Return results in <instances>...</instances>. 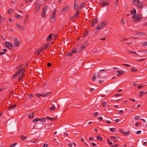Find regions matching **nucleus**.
<instances>
[{
  "label": "nucleus",
  "instance_id": "1",
  "mask_svg": "<svg viewBox=\"0 0 147 147\" xmlns=\"http://www.w3.org/2000/svg\"><path fill=\"white\" fill-rule=\"evenodd\" d=\"M106 25V24L105 23L103 22L102 21L100 24L98 25L97 26L95 30H96V32H95V33L97 32V30H100L104 27L105 25Z\"/></svg>",
  "mask_w": 147,
  "mask_h": 147
},
{
  "label": "nucleus",
  "instance_id": "2",
  "mask_svg": "<svg viewBox=\"0 0 147 147\" xmlns=\"http://www.w3.org/2000/svg\"><path fill=\"white\" fill-rule=\"evenodd\" d=\"M4 44L7 48L9 49H11L13 48H12L13 44L11 42H6Z\"/></svg>",
  "mask_w": 147,
  "mask_h": 147
},
{
  "label": "nucleus",
  "instance_id": "3",
  "mask_svg": "<svg viewBox=\"0 0 147 147\" xmlns=\"http://www.w3.org/2000/svg\"><path fill=\"white\" fill-rule=\"evenodd\" d=\"M47 6L46 5L42 9V17H45V16L46 12L47 10Z\"/></svg>",
  "mask_w": 147,
  "mask_h": 147
},
{
  "label": "nucleus",
  "instance_id": "4",
  "mask_svg": "<svg viewBox=\"0 0 147 147\" xmlns=\"http://www.w3.org/2000/svg\"><path fill=\"white\" fill-rule=\"evenodd\" d=\"M56 11V9H55V11L53 13V14L51 16V18L50 20L52 22H54L56 18L55 16Z\"/></svg>",
  "mask_w": 147,
  "mask_h": 147
},
{
  "label": "nucleus",
  "instance_id": "5",
  "mask_svg": "<svg viewBox=\"0 0 147 147\" xmlns=\"http://www.w3.org/2000/svg\"><path fill=\"white\" fill-rule=\"evenodd\" d=\"M118 131L125 136L128 135L130 133V131H128L127 132H125L124 131L121 129H119L118 130Z\"/></svg>",
  "mask_w": 147,
  "mask_h": 147
},
{
  "label": "nucleus",
  "instance_id": "6",
  "mask_svg": "<svg viewBox=\"0 0 147 147\" xmlns=\"http://www.w3.org/2000/svg\"><path fill=\"white\" fill-rule=\"evenodd\" d=\"M14 45L16 47L18 46L19 45L18 40L16 37L14 38Z\"/></svg>",
  "mask_w": 147,
  "mask_h": 147
},
{
  "label": "nucleus",
  "instance_id": "7",
  "mask_svg": "<svg viewBox=\"0 0 147 147\" xmlns=\"http://www.w3.org/2000/svg\"><path fill=\"white\" fill-rule=\"evenodd\" d=\"M17 72L19 74H21V75L24 74V73L25 72V69L24 68H22L19 70Z\"/></svg>",
  "mask_w": 147,
  "mask_h": 147
},
{
  "label": "nucleus",
  "instance_id": "8",
  "mask_svg": "<svg viewBox=\"0 0 147 147\" xmlns=\"http://www.w3.org/2000/svg\"><path fill=\"white\" fill-rule=\"evenodd\" d=\"M136 6H137L140 9L142 8L143 7V4L141 2L139 1L138 3V4Z\"/></svg>",
  "mask_w": 147,
  "mask_h": 147
},
{
  "label": "nucleus",
  "instance_id": "9",
  "mask_svg": "<svg viewBox=\"0 0 147 147\" xmlns=\"http://www.w3.org/2000/svg\"><path fill=\"white\" fill-rule=\"evenodd\" d=\"M39 5L38 4H37L35 6L34 8V11L35 12H38L40 9V5L41 4L39 3Z\"/></svg>",
  "mask_w": 147,
  "mask_h": 147
},
{
  "label": "nucleus",
  "instance_id": "10",
  "mask_svg": "<svg viewBox=\"0 0 147 147\" xmlns=\"http://www.w3.org/2000/svg\"><path fill=\"white\" fill-rule=\"evenodd\" d=\"M117 72L119 74L117 75V76H119L120 75H122L123 73H124V71L122 70H120L117 71Z\"/></svg>",
  "mask_w": 147,
  "mask_h": 147
},
{
  "label": "nucleus",
  "instance_id": "11",
  "mask_svg": "<svg viewBox=\"0 0 147 147\" xmlns=\"http://www.w3.org/2000/svg\"><path fill=\"white\" fill-rule=\"evenodd\" d=\"M109 5V3L108 2H106L103 1H102V3H101V5L102 6L108 5Z\"/></svg>",
  "mask_w": 147,
  "mask_h": 147
},
{
  "label": "nucleus",
  "instance_id": "12",
  "mask_svg": "<svg viewBox=\"0 0 147 147\" xmlns=\"http://www.w3.org/2000/svg\"><path fill=\"white\" fill-rule=\"evenodd\" d=\"M76 0H75L74 1V9L75 10H77L78 8V6L76 5Z\"/></svg>",
  "mask_w": 147,
  "mask_h": 147
},
{
  "label": "nucleus",
  "instance_id": "13",
  "mask_svg": "<svg viewBox=\"0 0 147 147\" xmlns=\"http://www.w3.org/2000/svg\"><path fill=\"white\" fill-rule=\"evenodd\" d=\"M46 118L48 120H50L51 121L55 120L56 121L57 119V118H56L55 117H52L51 118L49 117H46Z\"/></svg>",
  "mask_w": 147,
  "mask_h": 147
},
{
  "label": "nucleus",
  "instance_id": "14",
  "mask_svg": "<svg viewBox=\"0 0 147 147\" xmlns=\"http://www.w3.org/2000/svg\"><path fill=\"white\" fill-rule=\"evenodd\" d=\"M53 34H50L48 36L47 40L48 41H50L51 40Z\"/></svg>",
  "mask_w": 147,
  "mask_h": 147
},
{
  "label": "nucleus",
  "instance_id": "15",
  "mask_svg": "<svg viewBox=\"0 0 147 147\" xmlns=\"http://www.w3.org/2000/svg\"><path fill=\"white\" fill-rule=\"evenodd\" d=\"M139 1V0H133L132 3L133 5H136Z\"/></svg>",
  "mask_w": 147,
  "mask_h": 147
},
{
  "label": "nucleus",
  "instance_id": "16",
  "mask_svg": "<svg viewBox=\"0 0 147 147\" xmlns=\"http://www.w3.org/2000/svg\"><path fill=\"white\" fill-rule=\"evenodd\" d=\"M24 74L20 75L18 77V81H21L24 78Z\"/></svg>",
  "mask_w": 147,
  "mask_h": 147
},
{
  "label": "nucleus",
  "instance_id": "17",
  "mask_svg": "<svg viewBox=\"0 0 147 147\" xmlns=\"http://www.w3.org/2000/svg\"><path fill=\"white\" fill-rule=\"evenodd\" d=\"M51 93V92H48L47 93H46V94H41V96H42L43 97H45V96H48Z\"/></svg>",
  "mask_w": 147,
  "mask_h": 147
},
{
  "label": "nucleus",
  "instance_id": "18",
  "mask_svg": "<svg viewBox=\"0 0 147 147\" xmlns=\"http://www.w3.org/2000/svg\"><path fill=\"white\" fill-rule=\"evenodd\" d=\"M16 26L18 29L20 30H22L23 29V27L20 24H19L18 23H16Z\"/></svg>",
  "mask_w": 147,
  "mask_h": 147
},
{
  "label": "nucleus",
  "instance_id": "19",
  "mask_svg": "<svg viewBox=\"0 0 147 147\" xmlns=\"http://www.w3.org/2000/svg\"><path fill=\"white\" fill-rule=\"evenodd\" d=\"M19 75V74H18L17 72L14 75H13L12 77V79L13 80L15 79L18 75Z\"/></svg>",
  "mask_w": 147,
  "mask_h": 147
},
{
  "label": "nucleus",
  "instance_id": "20",
  "mask_svg": "<svg viewBox=\"0 0 147 147\" xmlns=\"http://www.w3.org/2000/svg\"><path fill=\"white\" fill-rule=\"evenodd\" d=\"M130 70L132 72H135L137 71L138 70L137 68L133 67Z\"/></svg>",
  "mask_w": 147,
  "mask_h": 147
},
{
  "label": "nucleus",
  "instance_id": "21",
  "mask_svg": "<svg viewBox=\"0 0 147 147\" xmlns=\"http://www.w3.org/2000/svg\"><path fill=\"white\" fill-rule=\"evenodd\" d=\"M130 12L131 14H136V10L135 8H134Z\"/></svg>",
  "mask_w": 147,
  "mask_h": 147
},
{
  "label": "nucleus",
  "instance_id": "22",
  "mask_svg": "<svg viewBox=\"0 0 147 147\" xmlns=\"http://www.w3.org/2000/svg\"><path fill=\"white\" fill-rule=\"evenodd\" d=\"M16 106V105H12L11 106H9L8 107V109H13L15 108Z\"/></svg>",
  "mask_w": 147,
  "mask_h": 147
},
{
  "label": "nucleus",
  "instance_id": "23",
  "mask_svg": "<svg viewBox=\"0 0 147 147\" xmlns=\"http://www.w3.org/2000/svg\"><path fill=\"white\" fill-rule=\"evenodd\" d=\"M49 44H48L47 45H43V47H42L43 48V50H46L48 48V46Z\"/></svg>",
  "mask_w": 147,
  "mask_h": 147
},
{
  "label": "nucleus",
  "instance_id": "24",
  "mask_svg": "<svg viewBox=\"0 0 147 147\" xmlns=\"http://www.w3.org/2000/svg\"><path fill=\"white\" fill-rule=\"evenodd\" d=\"M80 13V11L79 10H78L76 12V14L75 15V18H76L78 16L79 14Z\"/></svg>",
  "mask_w": 147,
  "mask_h": 147
},
{
  "label": "nucleus",
  "instance_id": "25",
  "mask_svg": "<svg viewBox=\"0 0 147 147\" xmlns=\"http://www.w3.org/2000/svg\"><path fill=\"white\" fill-rule=\"evenodd\" d=\"M72 55H73V53L71 52V53H69V52L67 53L65 55V56H69L71 57L72 56Z\"/></svg>",
  "mask_w": 147,
  "mask_h": 147
},
{
  "label": "nucleus",
  "instance_id": "26",
  "mask_svg": "<svg viewBox=\"0 0 147 147\" xmlns=\"http://www.w3.org/2000/svg\"><path fill=\"white\" fill-rule=\"evenodd\" d=\"M97 139L100 141H102L103 140L102 138L99 136H98L97 137Z\"/></svg>",
  "mask_w": 147,
  "mask_h": 147
},
{
  "label": "nucleus",
  "instance_id": "27",
  "mask_svg": "<svg viewBox=\"0 0 147 147\" xmlns=\"http://www.w3.org/2000/svg\"><path fill=\"white\" fill-rule=\"evenodd\" d=\"M98 20L97 18H94L92 19V22L95 23H97Z\"/></svg>",
  "mask_w": 147,
  "mask_h": 147
},
{
  "label": "nucleus",
  "instance_id": "28",
  "mask_svg": "<svg viewBox=\"0 0 147 147\" xmlns=\"http://www.w3.org/2000/svg\"><path fill=\"white\" fill-rule=\"evenodd\" d=\"M136 35H137V34H139L141 36H143L145 35V33L141 32H139L138 33H137L135 34Z\"/></svg>",
  "mask_w": 147,
  "mask_h": 147
},
{
  "label": "nucleus",
  "instance_id": "29",
  "mask_svg": "<svg viewBox=\"0 0 147 147\" xmlns=\"http://www.w3.org/2000/svg\"><path fill=\"white\" fill-rule=\"evenodd\" d=\"M46 121V118H45L40 119L39 121L41 122H44L45 121Z\"/></svg>",
  "mask_w": 147,
  "mask_h": 147
},
{
  "label": "nucleus",
  "instance_id": "30",
  "mask_svg": "<svg viewBox=\"0 0 147 147\" xmlns=\"http://www.w3.org/2000/svg\"><path fill=\"white\" fill-rule=\"evenodd\" d=\"M43 48L42 47L41 48V49L39 50H38V51H37V52H38V53L37 54V55H40V53L42 51H43Z\"/></svg>",
  "mask_w": 147,
  "mask_h": 147
},
{
  "label": "nucleus",
  "instance_id": "31",
  "mask_svg": "<svg viewBox=\"0 0 147 147\" xmlns=\"http://www.w3.org/2000/svg\"><path fill=\"white\" fill-rule=\"evenodd\" d=\"M139 16V15L138 14H137L136 15H134L133 17H132L134 19H136L138 18V17Z\"/></svg>",
  "mask_w": 147,
  "mask_h": 147
},
{
  "label": "nucleus",
  "instance_id": "32",
  "mask_svg": "<svg viewBox=\"0 0 147 147\" xmlns=\"http://www.w3.org/2000/svg\"><path fill=\"white\" fill-rule=\"evenodd\" d=\"M12 12V9L11 8H10L8 9L7 11V12L9 14H11Z\"/></svg>",
  "mask_w": 147,
  "mask_h": 147
},
{
  "label": "nucleus",
  "instance_id": "33",
  "mask_svg": "<svg viewBox=\"0 0 147 147\" xmlns=\"http://www.w3.org/2000/svg\"><path fill=\"white\" fill-rule=\"evenodd\" d=\"M140 94H139V96L140 97H142V95L144 94V92L142 91L140 92Z\"/></svg>",
  "mask_w": 147,
  "mask_h": 147
},
{
  "label": "nucleus",
  "instance_id": "34",
  "mask_svg": "<svg viewBox=\"0 0 147 147\" xmlns=\"http://www.w3.org/2000/svg\"><path fill=\"white\" fill-rule=\"evenodd\" d=\"M107 142L109 145H111L113 144L109 140V138L107 140Z\"/></svg>",
  "mask_w": 147,
  "mask_h": 147
},
{
  "label": "nucleus",
  "instance_id": "35",
  "mask_svg": "<svg viewBox=\"0 0 147 147\" xmlns=\"http://www.w3.org/2000/svg\"><path fill=\"white\" fill-rule=\"evenodd\" d=\"M17 144V143H14L12 144H11L9 147H15V146H16V145Z\"/></svg>",
  "mask_w": 147,
  "mask_h": 147
},
{
  "label": "nucleus",
  "instance_id": "36",
  "mask_svg": "<svg viewBox=\"0 0 147 147\" xmlns=\"http://www.w3.org/2000/svg\"><path fill=\"white\" fill-rule=\"evenodd\" d=\"M39 119H40V118H36V119H34L33 121V122H36L37 121H38L39 120Z\"/></svg>",
  "mask_w": 147,
  "mask_h": 147
},
{
  "label": "nucleus",
  "instance_id": "37",
  "mask_svg": "<svg viewBox=\"0 0 147 147\" xmlns=\"http://www.w3.org/2000/svg\"><path fill=\"white\" fill-rule=\"evenodd\" d=\"M140 117L139 116H136L134 117V119L136 120H138L139 119H140Z\"/></svg>",
  "mask_w": 147,
  "mask_h": 147
},
{
  "label": "nucleus",
  "instance_id": "38",
  "mask_svg": "<svg viewBox=\"0 0 147 147\" xmlns=\"http://www.w3.org/2000/svg\"><path fill=\"white\" fill-rule=\"evenodd\" d=\"M55 106L51 107L50 108V110L51 111H54L55 109Z\"/></svg>",
  "mask_w": 147,
  "mask_h": 147
},
{
  "label": "nucleus",
  "instance_id": "39",
  "mask_svg": "<svg viewBox=\"0 0 147 147\" xmlns=\"http://www.w3.org/2000/svg\"><path fill=\"white\" fill-rule=\"evenodd\" d=\"M34 113V112H33L32 114L29 115V117L30 118H32L33 117Z\"/></svg>",
  "mask_w": 147,
  "mask_h": 147
},
{
  "label": "nucleus",
  "instance_id": "40",
  "mask_svg": "<svg viewBox=\"0 0 147 147\" xmlns=\"http://www.w3.org/2000/svg\"><path fill=\"white\" fill-rule=\"evenodd\" d=\"M67 10V7H65L63 8L62 12H65Z\"/></svg>",
  "mask_w": 147,
  "mask_h": 147
},
{
  "label": "nucleus",
  "instance_id": "41",
  "mask_svg": "<svg viewBox=\"0 0 147 147\" xmlns=\"http://www.w3.org/2000/svg\"><path fill=\"white\" fill-rule=\"evenodd\" d=\"M27 138V137L24 136L22 135L21 136V138L23 140H24V139H26Z\"/></svg>",
  "mask_w": 147,
  "mask_h": 147
},
{
  "label": "nucleus",
  "instance_id": "42",
  "mask_svg": "<svg viewBox=\"0 0 147 147\" xmlns=\"http://www.w3.org/2000/svg\"><path fill=\"white\" fill-rule=\"evenodd\" d=\"M115 130L116 129L115 128H111L110 129V131L112 132H114Z\"/></svg>",
  "mask_w": 147,
  "mask_h": 147
},
{
  "label": "nucleus",
  "instance_id": "43",
  "mask_svg": "<svg viewBox=\"0 0 147 147\" xmlns=\"http://www.w3.org/2000/svg\"><path fill=\"white\" fill-rule=\"evenodd\" d=\"M77 52V51L76 49L75 48L74 50L71 51V52L73 54V53H76Z\"/></svg>",
  "mask_w": 147,
  "mask_h": 147
},
{
  "label": "nucleus",
  "instance_id": "44",
  "mask_svg": "<svg viewBox=\"0 0 147 147\" xmlns=\"http://www.w3.org/2000/svg\"><path fill=\"white\" fill-rule=\"evenodd\" d=\"M95 79H96V76H95V74H94L92 77V80L93 81H94L95 80Z\"/></svg>",
  "mask_w": 147,
  "mask_h": 147
},
{
  "label": "nucleus",
  "instance_id": "45",
  "mask_svg": "<svg viewBox=\"0 0 147 147\" xmlns=\"http://www.w3.org/2000/svg\"><path fill=\"white\" fill-rule=\"evenodd\" d=\"M85 47V46H84V45H82L80 49V50H81V51H82L84 49Z\"/></svg>",
  "mask_w": 147,
  "mask_h": 147
},
{
  "label": "nucleus",
  "instance_id": "46",
  "mask_svg": "<svg viewBox=\"0 0 147 147\" xmlns=\"http://www.w3.org/2000/svg\"><path fill=\"white\" fill-rule=\"evenodd\" d=\"M144 87V84L143 85H139L138 88L139 89H141L143 87Z\"/></svg>",
  "mask_w": 147,
  "mask_h": 147
},
{
  "label": "nucleus",
  "instance_id": "47",
  "mask_svg": "<svg viewBox=\"0 0 147 147\" xmlns=\"http://www.w3.org/2000/svg\"><path fill=\"white\" fill-rule=\"evenodd\" d=\"M21 16L19 14H16L15 15V17L16 18H20Z\"/></svg>",
  "mask_w": 147,
  "mask_h": 147
},
{
  "label": "nucleus",
  "instance_id": "48",
  "mask_svg": "<svg viewBox=\"0 0 147 147\" xmlns=\"http://www.w3.org/2000/svg\"><path fill=\"white\" fill-rule=\"evenodd\" d=\"M96 78L98 79H100V74H98L96 76Z\"/></svg>",
  "mask_w": 147,
  "mask_h": 147
},
{
  "label": "nucleus",
  "instance_id": "49",
  "mask_svg": "<svg viewBox=\"0 0 147 147\" xmlns=\"http://www.w3.org/2000/svg\"><path fill=\"white\" fill-rule=\"evenodd\" d=\"M138 17H139L137 18V20H140L142 18V15H140Z\"/></svg>",
  "mask_w": 147,
  "mask_h": 147
},
{
  "label": "nucleus",
  "instance_id": "50",
  "mask_svg": "<svg viewBox=\"0 0 147 147\" xmlns=\"http://www.w3.org/2000/svg\"><path fill=\"white\" fill-rule=\"evenodd\" d=\"M111 139H116L117 138V137L116 136H111L110 137Z\"/></svg>",
  "mask_w": 147,
  "mask_h": 147
},
{
  "label": "nucleus",
  "instance_id": "51",
  "mask_svg": "<svg viewBox=\"0 0 147 147\" xmlns=\"http://www.w3.org/2000/svg\"><path fill=\"white\" fill-rule=\"evenodd\" d=\"M142 45L143 46H147V41L142 44Z\"/></svg>",
  "mask_w": 147,
  "mask_h": 147
},
{
  "label": "nucleus",
  "instance_id": "52",
  "mask_svg": "<svg viewBox=\"0 0 147 147\" xmlns=\"http://www.w3.org/2000/svg\"><path fill=\"white\" fill-rule=\"evenodd\" d=\"M84 3H81L80 4V7L81 8H82L84 7Z\"/></svg>",
  "mask_w": 147,
  "mask_h": 147
},
{
  "label": "nucleus",
  "instance_id": "53",
  "mask_svg": "<svg viewBox=\"0 0 147 147\" xmlns=\"http://www.w3.org/2000/svg\"><path fill=\"white\" fill-rule=\"evenodd\" d=\"M86 32L87 33H85L84 34L83 37H85V36H87V35L88 34V32H87V31H86Z\"/></svg>",
  "mask_w": 147,
  "mask_h": 147
},
{
  "label": "nucleus",
  "instance_id": "54",
  "mask_svg": "<svg viewBox=\"0 0 147 147\" xmlns=\"http://www.w3.org/2000/svg\"><path fill=\"white\" fill-rule=\"evenodd\" d=\"M51 64L50 63H49L47 64V66L48 67H51Z\"/></svg>",
  "mask_w": 147,
  "mask_h": 147
},
{
  "label": "nucleus",
  "instance_id": "55",
  "mask_svg": "<svg viewBox=\"0 0 147 147\" xmlns=\"http://www.w3.org/2000/svg\"><path fill=\"white\" fill-rule=\"evenodd\" d=\"M98 115V114L97 112H95L93 114V115L94 116H97Z\"/></svg>",
  "mask_w": 147,
  "mask_h": 147
},
{
  "label": "nucleus",
  "instance_id": "56",
  "mask_svg": "<svg viewBox=\"0 0 147 147\" xmlns=\"http://www.w3.org/2000/svg\"><path fill=\"white\" fill-rule=\"evenodd\" d=\"M119 145V144H117L116 145H113V146H111V147H116L118 146Z\"/></svg>",
  "mask_w": 147,
  "mask_h": 147
},
{
  "label": "nucleus",
  "instance_id": "57",
  "mask_svg": "<svg viewBox=\"0 0 147 147\" xmlns=\"http://www.w3.org/2000/svg\"><path fill=\"white\" fill-rule=\"evenodd\" d=\"M121 23H122L123 24H125L124 21L123 19H121Z\"/></svg>",
  "mask_w": 147,
  "mask_h": 147
},
{
  "label": "nucleus",
  "instance_id": "58",
  "mask_svg": "<svg viewBox=\"0 0 147 147\" xmlns=\"http://www.w3.org/2000/svg\"><path fill=\"white\" fill-rule=\"evenodd\" d=\"M93 139V137H90L89 138V140L90 141L92 140Z\"/></svg>",
  "mask_w": 147,
  "mask_h": 147
},
{
  "label": "nucleus",
  "instance_id": "59",
  "mask_svg": "<svg viewBox=\"0 0 147 147\" xmlns=\"http://www.w3.org/2000/svg\"><path fill=\"white\" fill-rule=\"evenodd\" d=\"M141 132V131L140 130L136 132V134H140Z\"/></svg>",
  "mask_w": 147,
  "mask_h": 147
},
{
  "label": "nucleus",
  "instance_id": "60",
  "mask_svg": "<svg viewBox=\"0 0 147 147\" xmlns=\"http://www.w3.org/2000/svg\"><path fill=\"white\" fill-rule=\"evenodd\" d=\"M145 59H139L138 60H137V61H138V62H139V61H143Z\"/></svg>",
  "mask_w": 147,
  "mask_h": 147
},
{
  "label": "nucleus",
  "instance_id": "61",
  "mask_svg": "<svg viewBox=\"0 0 147 147\" xmlns=\"http://www.w3.org/2000/svg\"><path fill=\"white\" fill-rule=\"evenodd\" d=\"M106 105V103L105 102H103L102 104V105L103 107L105 106Z\"/></svg>",
  "mask_w": 147,
  "mask_h": 147
},
{
  "label": "nucleus",
  "instance_id": "62",
  "mask_svg": "<svg viewBox=\"0 0 147 147\" xmlns=\"http://www.w3.org/2000/svg\"><path fill=\"white\" fill-rule=\"evenodd\" d=\"M87 42L86 41L85 42L84 44H83V45L84 46H85V47H86L87 46Z\"/></svg>",
  "mask_w": 147,
  "mask_h": 147
},
{
  "label": "nucleus",
  "instance_id": "63",
  "mask_svg": "<svg viewBox=\"0 0 147 147\" xmlns=\"http://www.w3.org/2000/svg\"><path fill=\"white\" fill-rule=\"evenodd\" d=\"M103 82V80H99L98 81V82L100 84H102Z\"/></svg>",
  "mask_w": 147,
  "mask_h": 147
},
{
  "label": "nucleus",
  "instance_id": "64",
  "mask_svg": "<svg viewBox=\"0 0 147 147\" xmlns=\"http://www.w3.org/2000/svg\"><path fill=\"white\" fill-rule=\"evenodd\" d=\"M48 144H44L42 146V147H47Z\"/></svg>",
  "mask_w": 147,
  "mask_h": 147
}]
</instances>
